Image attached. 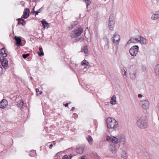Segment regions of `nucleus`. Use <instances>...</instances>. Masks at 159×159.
I'll return each mask as SVG.
<instances>
[{
  "mask_svg": "<svg viewBox=\"0 0 159 159\" xmlns=\"http://www.w3.org/2000/svg\"><path fill=\"white\" fill-rule=\"evenodd\" d=\"M8 62L7 59L6 58H3L2 59H1L0 64H1L2 66L5 69H7L8 66Z\"/></svg>",
  "mask_w": 159,
  "mask_h": 159,
  "instance_id": "obj_8",
  "label": "nucleus"
},
{
  "mask_svg": "<svg viewBox=\"0 0 159 159\" xmlns=\"http://www.w3.org/2000/svg\"><path fill=\"white\" fill-rule=\"evenodd\" d=\"M84 148L83 147L77 148L76 149V152L78 154H81L83 153Z\"/></svg>",
  "mask_w": 159,
  "mask_h": 159,
  "instance_id": "obj_21",
  "label": "nucleus"
},
{
  "mask_svg": "<svg viewBox=\"0 0 159 159\" xmlns=\"http://www.w3.org/2000/svg\"><path fill=\"white\" fill-rule=\"evenodd\" d=\"M37 1V0H33V2H36Z\"/></svg>",
  "mask_w": 159,
  "mask_h": 159,
  "instance_id": "obj_49",
  "label": "nucleus"
},
{
  "mask_svg": "<svg viewBox=\"0 0 159 159\" xmlns=\"http://www.w3.org/2000/svg\"><path fill=\"white\" fill-rule=\"evenodd\" d=\"M121 157L124 159H126L127 157V155L125 151H123L121 154Z\"/></svg>",
  "mask_w": 159,
  "mask_h": 159,
  "instance_id": "obj_30",
  "label": "nucleus"
},
{
  "mask_svg": "<svg viewBox=\"0 0 159 159\" xmlns=\"http://www.w3.org/2000/svg\"><path fill=\"white\" fill-rule=\"evenodd\" d=\"M43 6L42 7L40 8L39 9L38 11L39 12V13L41 12L42 11L43 9Z\"/></svg>",
  "mask_w": 159,
  "mask_h": 159,
  "instance_id": "obj_39",
  "label": "nucleus"
},
{
  "mask_svg": "<svg viewBox=\"0 0 159 159\" xmlns=\"http://www.w3.org/2000/svg\"><path fill=\"white\" fill-rule=\"evenodd\" d=\"M81 159H85V158H84V157H82L81 158Z\"/></svg>",
  "mask_w": 159,
  "mask_h": 159,
  "instance_id": "obj_48",
  "label": "nucleus"
},
{
  "mask_svg": "<svg viewBox=\"0 0 159 159\" xmlns=\"http://www.w3.org/2000/svg\"><path fill=\"white\" fill-rule=\"evenodd\" d=\"M139 49V47L138 45L132 46L129 50V52L131 55L133 57L135 56L138 53Z\"/></svg>",
  "mask_w": 159,
  "mask_h": 159,
  "instance_id": "obj_6",
  "label": "nucleus"
},
{
  "mask_svg": "<svg viewBox=\"0 0 159 159\" xmlns=\"http://www.w3.org/2000/svg\"><path fill=\"white\" fill-rule=\"evenodd\" d=\"M106 140L110 142H112L109 145V150L114 154L116 153L117 151L116 144L118 142H124V139H118L116 137L113 136H107L106 137Z\"/></svg>",
  "mask_w": 159,
  "mask_h": 159,
  "instance_id": "obj_1",
  "label": "nucleus"
},
{
  "mask_svg": "<svg viewBox=\"0 0 159 159\" xmlns=\"http://www.w3.org/2000/svg\"><path fill=\"white\" fill-rule=\"evenodd\" d=\"M8 105L7 101L5 99H3L0 102V108L3 109Z\"/></svg>",
  "mask_w": 159,
  "mask_h": 159,
  "instance_id": "obj_12",
  "label": "nucleus"
},
{
  "mask_svg": "<svg viewBox=\"0 0 159 159\" xmlns=\"http://www.w3.org/2000/svg\"><path fill=\"white\" fill-rule=\"evenodd\" d=\"M87 139L88 140L89 143L90 144H91L93 143V139L92 137L89 135L87 137Z\"/></svg>",
  "mask_w": 159,
  "mask_h": 159,
  "instance_id": "obj_27",
  "label": "nucleus"
},
{
  "mask_svg": "<svg viewBox=\"0 0 159 159\" xmlns=\"http://www.w3.org/2000/svg\"><path fill=\"white\" fill-rule=\"evenodd\" d=\"M106 124L108 128L115 129L118 125L117 122L113 118L108 117L106 120Z\"/></svg>",
  "mask_w": 159,
  "mask_h": 159,
  "instance_id": "obj_3",
  "label": "nucleus"
},
{
  "mask_svg": "<svg viewBox=\"0 0 159 159\" xmlns=\"http://www.w3.org/2000/svg\"><path fill=\"white\" fill-rule=\"evenodd\" d=\"M17 103V106L18 107H19L20 109H22L23 108V106L24 103L22 99L20 100V101L18 102Z\"/></svg>",
  "mask_w": 159,
  "mask_h": 159,
  "instance_id": "obj_20",
  "label": "nucleus"
},
{
  "mask_svg": "<svg viewBox=\"0 0 159 159\" xmlns=\"http://www.w3.org/2000/svg\"><path fill=\"white\" fill-rule=\"evenodd\" d=\"M103 40L105 42V45H104V48L105 49H107L109 48L108 46V42L109 40L108 39V38L107 36H104L103 38Z\"/></svg>",
  "mask_w": 159,
  "mask_h": 159,
  "instance_id": "obj_16",
  "label": "nucleus"
},
{
  "mask_svg": "<svg viewBox=\"0 0 159 159\" xmlns=\"http://www.w3.org/2000/svg\"><path fill=\"white\" fill-rule=\"evenodd\" d=\"M149 103L148 100H145L140 102L139 104L142 108L144 109H147L149 106Z\"/></svg>",
  "mask_w": 159,
  "mask_h": 159,
  "instance_id": "obj_7",
  "label": "nucleus"
},
{
  "mask_svg": "<svg viewBox=\"0 0 159 159\" xmlns=\"http://www.w3.org/2000/svg\"><path fill=\"white\" fill-rule=\"evenodd\" d=\"M39 51L38 52L39 56H43L44 55V52L43 51L42 48L41 47H39Z\"/></svg>",
  "mask_w": 159,
  "mask_h": 159,
  "instance_id": "obj_24",
  "label": "nucleus"
},
{
  "mask_svg": "<svg viewBox=\"0 0 159 159\" xmlns=\"http://www.w3.org/2000/svg\"><path fill=\"white\" fill-rule=\"evenodd\" d=\"M30 55L29 53H27L26 54H24L22 55V57L24 59H26Z\"/></svg>",
  "mask_w": 159,
  "mask_h": 159,
  "instance_id": "obj_31",
  "label": "nucleus"
},
{
  "mask_svg": "<svg viewBox=\"0 0 159 159\" xmlns=\"http://www.w3.org/2000/svg\"><path fill=\"white\" fill-rule=\"evenodd\" d=\"M86 28L88 29V27H87Z\"/></svg>",
  "mask_w": 159,
  "mask_h": 159,
  "instance_id": "obj_52",
  "label": "nucleus"
},
{
  "mask_svg": "<svg viewBox=\"0 0 159 159\" xmlns=\"http://www.w3.org/2000/svg\"><path fill=\"white\" fill-rule=\"evenodd\" d=\"M138 42H139L141 44H146L147 43V40L141 36H140L138 38Z\"/></svg>",
  "mask_w": 159,
  "mask_h": 159,
  "instance_id": "obj_14",
  "label": "nucleus"
},
{
  "mask_svg": "<svg viewBox=\"0 0 159 159\" xmlns=\"http://www.w3.org/2000/svg\"><path fill=\"white\" fill-rule=\"evenodd\" d=\"M39 13V12L38 11H35V15L36 16L38 15Z\"/></svg>",
  "mask_w": 159,
  "mask_h": 159,
  "instance_id": "obj_40",
  "label": "nucleus"
},
{
  "mask_svg": "<svg viewBox=\"0 0 159 159\" xmlns=\"http://www.w3.org/2000/svg\"><path fill=\"white\" fill-rule=\"evenodd\" d=\"M36 91L37 93H38L39 92V94H41L43 93L42 91H39V90L38 89H36Z\"/></svg>",
  "mask_w": 159,
  "mask_h": 159,
  "instance_id": "obj_35",
  "label": "nucleus"
},
{
  "mask_svg": "<svg viewBox=\"0 0 159 159\" xmlns=\"http://www.w3.org/2000/svg\"><path fill=\"white\" fill-rule=\"evenodd\" d=\"M53 146V144H51L49 145V148L51 149Z\"/></svg>",
  "mask_w": 159,
  "mask_h": 159,
  "instance_id": "obj_43",
  "label": "nucleus"
},
{
  "mask_svg": "<svg viewBox=\"0 0 159 159\" xmlns=\"http://www.w3.org/2000/svg\"><path fill=\"white\" fill-rule=\"evenodd\" d=\"M138 38H137L131 37L130 38V40H131L132 43H135L138 42Z\"/></svg>",
  "mask_w": 159,
  "mask_h": 159,
  "instance_id": "obj_26",
  "label": "nucleus"
},
{
  "mask_svg": "<svg viewBox=\"0 0 159 159\" xmlns=\"http://www.w3.org/2000/svg\"><path fill=\"white\" fill-rule=\"evenodd\" d=\"M84 39V37H80V38H77V39H76V41H82Z\"/></svg>",
  "mask_w": 159,
  "mask_h": 159,
  "instance_id": "obj_33",
  "label": "nucleus"
},
{
  "mask_svg": "<svg viewBox=\"0 0 159 159\" xmlns=\"http://www.w3.org/2000/svg\"><path fill=\"white\" fill-rule=\"evenodd\" d=\"M6 49L4 47L2 48L0 51V55L2 56L3 58H5L7 56V54L6 52Z\"/></svg>",
  "mask_w": 159,
  "mask_h": 159,
  "instance_id": "obj_15",
  "label": "nucleus"
},
{
  "mask_svg": "<svg viewBox=\"0 0 159 159\" xmlns=\"http://www.w3.org/2000/svg\"><path fill=\"white\" fill-rule=\"evenodd\" d=\"M75 109V107H72V108H71V110L73 111L74 109Z\"/></svg>",
  "mask_w": 159,
  "mask_h": 159,
  "instance_id": "obj_46",
  "label": "nucleus"
},
{
  "mask_svg": "<svg viewBox=\"0 0 159 159\" xmlns=\"http://www.w3.org/2000/svg\"><path fill=\"white\" fill-rule=\"evenodd\" d=\"M18 20V25L21 24L22 25H24V23L25 22V20L22 19V18H20L16 20Z\"/></svg>",
  "mask_w": 159,
  "mask_h": 159,
  "instance_id": "obj_23",
  "label": "nucleus"
},
{
  "mask_svg": "<svg viewBox=\"0 0 159 159\" xmlns=\"http://www.w3.org/2000/svg\"><path fill=\"white\" fill-rule=\"evenodd\" d=\"M30 13V10L28 8H26L24 9L23 12V14L21 16V18L24 19H27L29 16Z\"/></svg>",
  "mask_w": 159,
  "mask_h": 159,
  "instance_id": "obj_10",
  "label": "nucleus"
},
{
  "mask_svg": "<svg viewBox=\"0 0 159 159\" xmlns=\"http://www.w3.org/2000/svg\"><path fill=\"white\" fill-rule=\"evenodd\" d=\"M124 69H123V70H122V72H124Z\"/></svg>",
  "mask_w": 159,
  "mask_h": 159,
  "instance_id": "obj_50",
  "label": "nucleus"
},
{
  "mask_svg": "<svg viewBox=\"0 0 159 159\" xmlns=\"http://www.w3.org/2000/svg\"><path fill=\"white\" fill-rule=\"evenodd\" d=\"M132 43L131 40H130V39L127 42V44H129L130 43Z\"/></svg>",
  "mask_w": 159,
  "mask_h": 159,
  "instance_id": "obj_42",
  "label": "nucleus"
},
{
  "mask_svg": "<svg viewBox=\"0 0 159 159\" xmlns=\"http://www.w3.org/2000/svg\"><path fill=\"white\" fill-rule=\"evenodd\" d=\"M136 123L137 126L141 129L146 128L148 126L146 119L144 116L140 117L137 120Z\"/></svg>",
  "mask_w": 159,
  "mask_h": 159,
  "instance_id": "obj_2",
  "label": "nucleus"
},
{
  "mask_svg": "<svg viewBox=\"0 0 159 159\" xmlns=\"http://www.w3.org/2000/svg\"><path fill=\"white\" fill-rule=\"evenodd\" d=\"M83 31V29L81 27H79L77 29L72 31L71 36L74 38L80 36Z\"/></svg>",
  "mask_w": 159,
  "mask_h": 159,
  "instance_id": "obj_5",
  "label": "nucleus"
},
{
  "mask_svg": "<svg viewBox=\"0 0 159 159\" xmlns=\"http://www.w3.org/2000/svg\"><path fill=\"white\" fill-rule=\"evenodd\" d=\"M34 8L35 7L32 9V11L31 12V14L32 15H34L35 12V11H34Z\"/></svg>",
  "mask_w": 159,
  "mask_h": 159,
  "instance_id": "obj_37",
  "label": "nucleus"
},
{
  "mask_svg": "<svg viewBox=\"0 0 159 159\" xmlns=\"http://www.w3.org/2000/svg\"><path fill=\"white\" fill-rule=\"evenodd\" d=\"M85 2L87 6L89 5L91 3V1L89 0H85Z\"/></svg>",
  "mask_w": 159,
  "mask_h": 159,
  "instance_id": "obj_36",
  "label": "nucleus"
},
{
  "mask_svg": "<svg viewBox=\"0 0 159 159\" xmlns=\"http://www.w3.org/2000/svg\"><path fill=\"white\" fill-rule=\"evenodd\" d=\"M138 97L139 98H141L143 97V95L141 94H139L138 95Z\"/></svg>",
  "mask_w": 159,
  "mask_h": 159,
  "instance_id": "obj_44",
  "label": "nucleus"
},
{
  "mask_svg": "<svg viewBox=\"0 0 159 159\" xmlns=\"http://www.w3.org/2000/svg\"><path fill=\"white\" fill-rule=\"evenodd\" d=\"M113 42L114 44L117 45L120 39V36L118 34H114L112 38Z\"/></svg>",
  "mask_w": 159,
  "mask_h": 159,
  "instance_id": "obj_11",
  "label": "nucleus"
},
{
  "mask_svg": "<svg viewBox=\"0 0 159 159\" xmlns=\"http://www.w3.org/2000/svg\"><path fill=\"white\" fill-rule=\"evenodd\" d=\"M41 23L43 29H48L49 27V25L48 23H47L45 20H43L41 21Z\"/></svg>",
  "mask_w": 159,
  "mask_h": 159,
  "instance_id": "obj_19",
  "label": "nucleus"
},
{
  "mask_svg": "<svg viewBox=\"0 0 159 159\" xmlns=\"http://www.w3.org/2000/svg\"><path fill=\"white\" fill-rule=\"evenodd\" d=\"M73 155L71 154H70L69 157H68L67 155H65L63 157L62 159H71Z\"/></svg>",
  "mask_w": 159,
  "mask_h": 159,
  "instance_id": "obj_28",
  "label": "nucleus"
},
{
  "mask_svg": "<svg viewBox=\"0 0 159 159\" xmlns=\"http://www.w3.org/2000/svg\"><path fill=\"white\" fill-rule=\"evenodd\" d=\"M31 152H33V153H34V154L33 155H32L31 153H30V156L31 157H33V156H34V154L36 153L35 151L33 150L32 151H31Z\"/></svg>",
  "mask_w": 159,
  "mask_h": 159,
  "instance_id": "obj_38",
  "label": "nucleus"
},
{
  "mask_svg": "<svg viewBox=\"0 0 159 159\" xmlns=\"http://www.w3.org/2000/svg\"><path fill=\"white\" fill-rule=\"evenodd\" d=\"M52 144L53 145H55V144H56L55 141H53Z\"/></svg>",
  "mask_w": 159,
  "mask_h": 159,
  "instance_id": "obj_47",
  "label": "nucleus"
},
{
  "mask_svg": "<svg viewBox=\"0 0 159 159\" xmlns=\"http://www.w3.org/2000/svg\"><path fill=\"white\" fill-rule=\"evenodd\" d=\"M155 72L156 75H159V64L156 66L155 69Z\"/></svg>",
  "mask_w": 159,
  "mask_h": 159,
  "instance_id": "obj_25",
  "label": "nucleus"
},
{
  "mask_svg": "<svg viewBox=\"0 0 159 159\" xmlns=\"http://www.w3.org/2000/svg\"><path fill=\"white\" fill-rule=\"evenodd\" d=\"M78 23V21L77 20L72 21L71 23L70 26L68 27V30H71L77 25Z\"/></svg>",
  "mask_w": 159,
  "mask_h": 159,
  "instance_id": "obj_17",
  "label": "nucleus"
},
{
  "mask_svg": "<svg viewBox=\"0 0 159 159\" xmlns=\"http://www.w3.org/2000/svg\"><path fill=\"white\" fill-rule=\"evenodd\" d=\"M124 70V74L123 75H126V72L125 71V70Z\"/></svg>",
  "mask_w": 159,
  "mask_h": 159,
  "instance_id": "obj_45",
  "label": "nucleus"
},
{
  "mask_svg": "<svg viewBox=\"0 0 159 159\" xmlns=\"http://www.w3.org/2000/svg\"><path fill=\"white\" fill-rule=\"evenodd\" d=\"M159 18V11L155 12L153 14L151 17V19L153 20H156Z\"/></svg>",
  "mask_w": 159,
  "mask_h": 159,
  "instance_id": "obj_18",
  "label": "nucleus"
},
{
  "mask_svg": "<svg viewBox=\"0 0 159 159\" xmlns=\"http://www.w3.org/2000/svg\"><path fill=\"white\" fill-rule=\"evenodd\" d=\"M30 79H33V78H32V77H30Z\"/></svg>",
  "mask_w": 159,
  "mask_h": 159,
  "instance_id": "obj_51",
  "label": "nucleus"
},
{
  "mask_svg": "<svg viewBox=\"0 0 159 159\" xmlns=\"http://www.w3.org/2000/svg\"><path fill=\"white\" fill-rule=\"evenodd\" d=\"M89 64V62L85 60H84L83 61H82L81 63V65L82 66H87Z\"/></svg>",
  "mask_w": 159,
  "mask_h": 159,
  "instance_id": "obj_29",
  "label": "nucleus"
},
{
  "mask_svg": "<svg viewBox=\"0 0 159 159\" xmlns=\"http://www.w3.org/2000/svg\"><path fill=\"white\" fill-rule=\"evenodd\" d=\"M14 39L16 41L15 44L18 47L20 46H22V44L21 42L22 40L20 37H18L16 36H15L14 37Z\"/></svg>",
  "mask_w": 159,
  "mask_h": 159,
  "instance_id": "obj_9",
  "label": "nucleus"
},
{
  "mask_svg": "<svg viewBox=\"0 0 159 159\" xmlns=\"http://www.w3.org/2000/svg\"><path fill=\"white\" fill-rule=\"evenodd\" d=\"M70 102L69 103H66V104H64V105L65 107H67L68 106V104H70Z\"/></svg>",
  "mask_w": 159,
  "mask_h": 159,
  "instance_id": "obj_41",
  "label": "nucleus"
},
{
  "mask_svg": "<svg viewBox=\"0 0 159 159\" xmlns=\"http://www.w3.org/2000/svg\"><path fill=\"white\" fill-rule=\"evenodd\" d=\"M114 18L113 15L111 14L109 18L108 27L110 30H113L115 26Z\"/></svg>",
  "mask_w": 159,
  "mask_h": 159,
  "instance_id": "obj_4",
  "label": "nucleus"
},
{
  "mask_svg": "<svg viewBox=\"0 0 159 159\" xmlns=\"http://www.w3.org/2000/svg\"><path fill=\"white\" fill-rule=\"evenodd\" d=\"M3 68L0 65V76H2L3 74Z\"/></svg>",
  "mask_w": 159,
  "mask_h": 159,
  "instance_id": "obj_34",
  "label": "nucleus"
},
{
  "mask_svg": "<svg viewBox=\"0 0 159 159\" xmlns=\"http://www.w3.org/2000/svg\"><path fill=\"white\" fill-rule=\"evenodd\" d=\"M136 70L133 71L132 70L131 68L130 69L129 72V74L130 75L131 79L132 80H134L136 78Z\"/></svg>",
  "mask_w": 159,
  "mask_h": 159,
  "instance_id": "obj_13",
  "label": "nucleus"
},
{
  "mask_svg": "<svg viewBox=\"0 0 159 159\" xmlns=\"http://www.w3.org/2000/svg\"><path fill=\"white\" fill-rule=\"evenodd\" d=\"M87 47V46H84L83 49V51L85 54H87L88 52V49L86 48Z\"/></svg>",
  "mask_w": 159,
  "mask_h": 159,
  "instance_id": "obj_32",
  "label": "nucleus"
},
{
  "mask_svg": "<svg viewBox=\"0 0 159 159\" xmlns=\"http://www.w3.org/2000/svg\"><path fill=\"white\" fill-rule=\"evenodd\" d=\"M111 103L112 105H115L116 104V98L115 95H113L111 98Z\"/></svg>",
  "mask_w": 159,
  "mask_h": 159,
  "instance_id": "obj_22",
  "label": "nucleus"
}]
</instances>
